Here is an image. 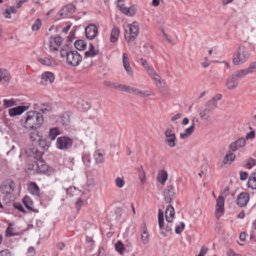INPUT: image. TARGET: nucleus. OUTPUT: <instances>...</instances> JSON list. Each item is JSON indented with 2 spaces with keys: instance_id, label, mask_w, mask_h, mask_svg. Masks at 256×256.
<instances>
[{
  "instance_id": "1",
  "label": "nucleus",
  "mask_w": 256,
  "mask_h": 256,
  "mask_svg": "<svg viewBox=\"0 0 256 256\" xmlns=\"http://www.w3.org/2000/svg\"><path fill=\"white\" fill-rule=\"evenodd\" d=\"M22 124L27 129L36 130L44 122L42 115L36 111L26 112L20 120Z\"/></svg>"
},
{
  "instance_id": "2",
  "label": "nucleus",
  "mask_w": 256,
  "mask_h": 256,
  "mask_svg": "<svg viewBox=\"0 0 256 256\" xmlns=\"http://www.w3.org/2000/svg\"><path fill=\"white\" fill-rule=\"evenodd\" d=\"M61 57H66L67 64L72 66H76L82 60V56L76 50H72L68 45L64 46L60 50Z\"/></svg>"
},
{
  "instance_id": "3",
  "label": "nucleus",
  "mask_w": 256,
  "mask_h": 256,
  "mask_svg": "<svg viewBox=\"0 0 256 256\" xmlns=\"http://www.w3.org/2000/svg\"><path fill=\"white\" fill-rule=\"evenodd\" d=\"M250 54L248 49L243 45H240L234 54L232 63L234 65H240L244 64L250 58Z\"/></svg>"
},
{
  "instance_id": "4",
  "label": "nucleus",
  "mask_w": 256,
  "mask_h": 256,
  "mask_svg": "<svg viewBox=\"0 0 256 256\" xmlns=\"http://www.w3.org/2000/svg\"><path fill=\"white\" fill-rule=\"evenodd\" d=\"M158 222L160 229V234L166 237L172 233V230L174 226L172 222H166V224L164 222V212L161 210H158Z\"/></svg>"
},
{
  "instance_id": "5",
  "label": "nucleus",
  "mask_w": 256,
  "mask_h": 256,
  "mask_svg": "<svg viewBox=\"0 0 256 256\" xmlns=\"http://www.w3.org/2000/svg\"><path fill=\"white\" fill-rule=\"evenodd\" d=\"M244 78L240 71L237 70L230 76L226 80V86L228 90H232L236 88L238 86V78Z\"/></svg>"
},
{
  "instance_id": "6",
  "label": "nucleus",
  "mask_w": 256,
  "mask_h": 256,
  "mask_svg": "<svg viewBox=\"0 0 256 256\" xmlns=\"http://www.w3.org/2000/svg\"><path fill=\"white\" fill-rule=\"evenodd\" d=\"M212 105L206 102L204 108H200L198 109L199 116L202 120L207 121H210L211 120L210 113L213 110L215 109Z\"/></svg>"
},
{
  "instance_id": "7",
  "label": "nucleus",
  "mask_w": 256,
  "mask_h": 256,
  "mask_svg": "<svg viewBox=\"0 0 256 256\" xmlns=\"http://www.w3.org/2000/svg\"><path fill=\"white\" fill-rule=\"evenodd\" d=\"M73 141L70 138L66 136L58 137L56 140V147L62 150L70 148L72 144Z\"/></svg>"
},
{
  "instance_id": "8",
  "label": "nucleus",
  "mask_w": 256,
  "mask_h": 256,
  "mask_svg": "<svg viewBox=\"0 0 256 256\" xmlns=\"http://www.w3.org/2000/svg\"><path fill=\"white\" fill-rule=\"evenodd\" d=\"M129 26V34L128 36H125V38L128 42H130L134 40L138 32V24L136 22H134Z\"/></svg>"
},
{
  "instance_id": "9",
  "label": "nucleus",
  "mask_w": 256,
  "mask_h": 256,
  "mask_svg": "<svg viewBox=\"0 0 256 256\" xmlns=\"http://www.w3.org/2000/svg\"><path fill=\"white\" fill-rule=\"evenodd\" d=\"M15 188V183L12 180L8 179L2 182L0 186V190L2 193L9 195L14 192Z\"/></svg>"
},
{
  "instance_id": "10",
  "label": "nucleus",
  "mask_w": 256,
  "mask_h": 256,
  "mask_svg": "<svg viewBox=\"0 0 256 256\" xmlns=\"http://www.w3.org/2000/svg\"><path fill=\"white\" fill-rule=\"evenodd\" d=\"M163 196L164 200L166 203H170L175 198L176 192L174 186H168L164 190Z\"/></svg>"
},
{
  "instance_id": "11",
  "label": "nucleus",
  "mask_w": 256,
  "mask_h": 256,
  "mask_svg": "<svg viewBox=\"0 0 256 256\" xmlns=\"http://www.w3.org/2000/svg\"><path fill=\"white\" fill-rule=\"evenodd\" d=\"M224 199L222 196H220L216 200V218L218 220L224 212Z\"/></svg>"
},
{
  "instance_id": "12",
  "label": "nucleus",
  "mask_w": 256,
  "mask_h": 256,
  "mask_svg": "<svg viewBox=\"0 0 256 256\" xmlns=\"http://www.w3.org/2000/svg\"><path fill=\"white\" fill-rule=\"evenodd\" d=\"M164 135L166 138V143L170 148L174 147L176 146V136L175 134L172 132V130L167 128L164 132Z\"/></svg>"
},
{
  "instance_id": "13",
  "label": "nucleus",
  "mask_w": 256,
  "mask_h": 256,
  "mask_svg": "<svg viewBox=\"0 0 256 256\" xmlns=\"http://www.w3.org/2000/svg\"><path fill=\"white\" fill-rule=\"evenodd\" d=\"M246 144V141L243 138H240L236 141L232 142L228 146V148L232 152H236L238 149L244 148Z\"/></svg>"
},
{
  "instance_id": "14",
  "label": "nucleus",
  "mask_w": 256,
  "mask_h": 256,
  "mask_svg": "<svg viewBox=\"0 0 256 256\" xmlns=\"http://www.w3.org/2000/svg\"><path fill=\"white\" fill-rule=\"evenodd\" d=\"M10 80L11 76L9 72L6 69L0 68V84L6 86Z\"/></svg>"
},
{
  "instance_id": "15",
  "label": "nucleus",
  "mask_w": 256,
  "mask_h": 256,
  "mask_svg": "<svg viewBox=\"0 0 256 256\" xmlns=\"http://www.w3.org/2000/svg\"><path fill=\"white\" fill-rule=\"evenodd\" d=\"M86 37L90 39H94L98 34V28L93 24L88 25L85 28Z\"/></svg>"
},
{
  "instance_id": "16",
  "label": "nucleus",
  "mask_w": 256,
  "mask_h": 256,
  "mask_svg": "<svg viewBox=\"0 0 256 256\" xmlns=\"http://www.w3.org/2000/svg\"><path fill=\"white\" fill-rule=\"evenodd\" d=\"M249 200V194L246 192H242L238 196L236 203L240 207H244L246 206Z\"/></svg>"
},
{
  "instance_id": "17",
  "label": "nucleus",
  "mask_w": 256,
  "mask_h": 256,
  "mask_svg": "<svg viewBox=\"0 0 256 256\" xmlns=\"http://www.w3.org/2000/svg\"><path fill=\"white\" fill-rule=\"evenodd\" d=\"M62 38L58 36H52L50 40V48L51 50H58L62 42Z\"/></svg>"
},
{
  "instance_id": "18",
  "label": "nucleus",
  "mask_w": 256,
  "mask_h": 256,
  "mask_svg": "<svg viewBox=\"0 0 256 256\" xmlns=\"http://www.w3.org/2000/svg\"><path fill=\"white\" fill-rule=\"evenodd\" d=\"M41 78V83L42 84L46 85L48 83L52 84L54 82L55 76L54 73L50 72H46L42 74Z\"/></svg>"
},
{
  "instance_id": "19",
  "label": "nucleus",
  "mask_w": 256,
  "mask_h": 256,
  "mask_svg": "<svg viewBox=\"0 0 256 256\" xmlns=\"http://www.w3.org/2000/svg\"><path fill=\"white\" fill-rule=\"evenodd\" d=\"M76 10V6L73 4H68L64 6L60 11L59 14L64 18L73 14Z\"/></svg>"
},
{
  "instance_id": "20",
  "label": "nucleus",
  "mask_w": 256,
  "mask_h": 256,
  "mask_svg": "<svg viewBox=\"0 0 256 256\" xmlns=\"http://www.w3.org/2000/svg\"><path fill=\"white\" fill-rule=\"evenodd\" d=\"M174 215L175 212L174 207L171 204H169L165 210V217L166 222H172Z\"/></svg>"
},
{
  "instance_id": "21",
  "label": "nucleus",
  "mask_w": 256,
  "mask_h": 256,
  "mask_svg": "<svg viewBox=\"0 0 256 256\" xmlns=\"http://www.w3.org/2000/svg\"><path fill=\"white\" fill-rule=\"evenodd\" d=\"M122 63L124 70L127 74L132 76L133 74V72L132 68L130 66L129 58L126 54L124 53L122 54Z\"/></svg>"
},
{
  "instance_id": "22",
  "label": "nucleus",
  "mask_w": 256,
  "mask_h": 256,
  "mask_svg": "<svg viewBox=\"0 0 256 256\" xmlns=\"http://www.w3.org/2000/svg\"><path fill=\"white\" fill-rule=\"evenodd\" d=\"M148 72L150 78L154 82L157 86H160L162 84V80L160 76L154 70V68L148 69Z\"/></svg>"
},
{
  "instance_id": "23",
  "label": "nucleus",
  "mask_w": 256,
  "mask_h": 256,
  "mask_svg": "<svg viewBox=\"0 0 256 256\" xmlns=\"http://www.w3.org/2000/svg\"><path fill=\"white\" fill-rule=\"evenodd\" d=\"M239 70L244 77L250 74L256 73V62H252L247 68Z\"/></svg>"
},
{
  "instance_id": "24",
  "label": "nucleus",
  "mask_w": 256,
  "mask_h": 256,
  "mask_svg": "<svg viewBox=\"0 0 256 256\" xmlns=\"http://www.w3.org/2000/svg\"><path fill=\"white\" fill-rule=\"evenodd\" d=\"M27 108L28 107L26 106H18L14 108L9 110V114L12 116L19 115L26 110Z\"/></svg>"
},
{
  "instance_id": "25",
  "label": "nucleus",
  "mask_w": 256,
  "mask_h": 256,
  "mask_svg": "<svg viewBox=\"0 0 256 256\" xmlns=\"http://www.w3.org/2000/svg\"><path fill=\"white\" fill-rule=\"evenodd\" d=\"M195 128V124L194 121V118L192 120V124L191 126L188 127V128H186L184 132L183 133L180 134V137L182 138H185L190 136L194 132Z\"/></svg>"
},
{
  "instance_id": "26",
  "label": "nucleus",
  "mask_w": 256,
  "mask_h": 256,
  "mask_svg": "<svg viewBox=\"0 0 256 256\" xmlns=\"http://www.w3.org/2000/svg\"><path fill=\"white\" fill-rule=\"evenodd\" d=\"M28 190L32 194L40 196V189L37 184L34 182H30L28 185Z\"/></svg>"
},
{
  "instance_id": "27",
  "label": "nucleus",
  "mask_w": 256,
  "mask_h": 256,
  "mask_svg": "<svg viewBox=\"0 0 256 256\" xmlns=\"http://www.w3.org/2000/svg\"><path fill=\"white\" fill-rule=\"evenodd\" d=\"M99 50L96 48L93 44L90 43V48L88 50L84 53L85 57H94L98 54Z\"/></svg>"
},
{
  "instance_id": "28",
  "label": "nucleus",
  "mask_w": 256,
  "mask_h": 256,
  "mask_svg": "<svg viewBox=\"0 0 256 256\" xmlns=\"http://www.w3.org/2000/svg\"><path fill=\"white\" fill-rule=\"evenodd\" d=\"M132 94L140 98H146L150 96H154V93H150L148 91H142L135 88H133Z\"/></svg>"
},
{
  "instance_id": "29",
  "label": "nucleus",
  "mask_w": 256,
  "mask_h": 256,
  "mask_svg": "<svg viewBox=\"0 0 256 256\" xmlns=\"http://www.w3.org/2000/svg\"><path fill=\"white\" fill-rule=\"evenodd\" d=\"M17 11L18 10H16V6H12L9 8H5L2 12V14L5 18L10 19L12 18L11 14H16Z\"/></svg>"
},
{
  "instance_id": "30",
  "label": "nucleus",
  "mask_w": 256,
  "mask_h": 256,
  "mask_svg": "<svg viewBox=\"0 0 256 256\" xmlns=\"http://www.w3.org/2000/svg\"><path fill=\"white\" fill-rule=\"evenodd\" d=\"M22 202L25 207L28 210L35 212H38L36 210L32 208L34 203L30 196H26L22 199Z\"/></svg>"
},
{
  "instance_id": "31",
  "label": "nucleus",
  "mask_w": 256,
  "mask_h": 256,
  "mask_svg": "<svg viewBox=\"0 0 256 256\" xmlns=\"http://www.w3.org/2000/svg\"><path fill=\"white\" fill-rule=\"evenodd\" d=\"M37 60L40 63L46 66H52L54 64V60L50 58H37Z\"/></svg>"
},
{
  "instance_id": "32",
  "label": "nucleus",
  "mask_w": 256,
  "mask_h": 256,
  "mask_svg": "<svg viewBox=\"0 0 256 256\" xmlns=\"http://www.w3.org/2000/svg\"><path fill=\"white\" fill-rule=\"evenodd\" d=\"M142 232L141 234V240L143 244H146L149 240V234L146 226V224H144L142 228Z\"/></svg>"
},
{
  "instance_id": "33",
  "label": "nucleus",
  "mask_w": 256,
  "mask_h": 256,
  "mask_svg": "<svg viewBox=\"0 0 256 256\" xmlns=\"http://www.w3.org/2000/svg\"><path fill=\"white\" fill-rule=\"evenodd\" d=\"M168 178V174L166 170H160L157 176L156 180L158 182L162 184H164Z\"/></svg>"
},
{
  "instance_id": "34",
  "label": "nucleus",
  "mask_w": 256,
  "mask_h": 256,
  "mask_svg": "<svg viewBox=\"0 0 256 256\" xmlns=\"http://www.w3.org/2000/svg\"><path fill=\"white\" fill-rule=\"evenodd\" d=\"M120 30L117 27L113 28L110 32V42L114 43L118 40L120 34Z\"/></svg>"
},
{
  "instance_id": "35",
  "label": "nucleus",
  "mask_w": 256,
  "mask_h": 256,
  "mask_svg": "<svg viewBox=\"0 0 256 256\" xmlns=\"http://www.w3.org/2000/svg\"><path fill=\"white\" fill-rule=\"evenodd\" d=\"M248 187L252 190H256V172L252 174L248 179Z\"/></svg>"
},
{
  "instance_id": "36",
  "label": "nucleus",
  "mask_w": 256,
  "mask_h": 256,
  "mask_svg": "<svg viewBox=\"0 0 256 256\" xmlns=\"http://www.w3.org/2000/svg\"><path fill=\"white\" fill-rule=\"evenodd\" d=\"M94 158L96 163H102L104 162V155L102 151L100 150H96L94 154Z\"/></svg>"
},
{
  "instance_id": "37",
  "label": "nucleus",
  "mask_w": 256,
  "mask_h": 256,
  "mask_svg": "<svg viewBox=\"0 0 256 256\" xmlns=\"http://www.w3.org/2000/svg\"><path fill=\"white\" fill-rule=\"evenodd\" d=\"M230 151L229 152L224 156L223 162L224 164H226L229 163H230L232 162H233L235 158H236V155L234 153Z\"/></svg>"
},
{
  "instance_id": "38",
  "label": "nucleus",
  "mask_w": 256,
  "mask_h": 256,
  "mask_svg": "<svg viewBox=\"0 0 256 256\" xmlns=\"http://www.w3.org/2000/svg\"><path fill=\"white\" fill-rule=\"evenodd\" d=\"M222 98V95L221 94H218L214 96L211 100L208 101L206 102L210 104H212V106L214 108L217 107V102Z\"/></svg>"
},
{
  "instance_id": "39",
  "label": "nucleus",
  "mask_w": 256,
  "mask_h": 256,
  "mask_svg": "<svg viewBox=\"0 0 256 256\" xmlns=\"http://www.w3.org/2000/svg\"><path fill=\"white\" fill-rule=\"evenodd\" d=\"M74 46L76 49L81 50L86 48V43L84 40H77L74 42Z\"/></svg>"
},
{
  "instance_id": "40",
  "label": "nucleus",
  "mask_w": 256,
  "mask_h": 256,
  "mask_svg": "<svg viewBox=\"0 0 256 256\" xmlns=\"http://www.w3.org/2000/svg\"><path fill=\"white\" fill-rule=\"evenodd\" d=\"M114 88L119 89L122 91L126 92H127L132 94L134 88L131 87L128 85L121 84H118V86H114Z\"/></svg>"
},
{
  "instance_id": "41",
  "label": "nucleus",
  "mask_w": 256,
  "mask_h": 256,
  "mask_svg": "<svg viewBox=\"0 0 256 256\" xmlns=\"http://www.w3.org/2000/svg\"><path fill=\"white\" fill-rule=\"evenodd\" d=\"M136 10V9L134 6H131L124 8L122 13L126 16H132L135 14Z\"/></svg>"
},
{
  "instance_id": "42",
  "label": "nucleus",
  "mask_w": 256,
  "mask_h": 256,
  "mask_svg": "<svg viewBox=\"0 0 256 256\" xmlns=\"http://www.w3.org/2000/svg\"><path fill=\"white\" fill-rule=\"evenodd\" d=\"M60 134L59 129L57 128H51L50 131L49 136L51 140H53L55 139L56 137Z\"/></svg>"
},
{
  "instance_id": "43",
  "label": "nucleus",
  "mask_w": 256,
  "mask_h": 256,
  "mask_svg": "<svg viewBox=\"0 0 256 256\" xmlns=\"http://www.w3.org/2000/svg\"><path fill=\"white\" fill-rule=\"evenodd\" d=\"M116 250L120 254H122L124 251V246L120 241H118L114 245Z\"/></svg>"
},
{
  "instance_id": "44",
  "label": "nucleus",
  "mask_w": 256,
  "mask_h": 256,
  "mask_svg": "<svg viewBox=\"0 0 256 256\" xmlns=\"http://www.w3.org/2000/svg\"><path fill=\"white\" fill-rule=\"evenodd\" d=\"M138 62H140L141 64V65L145 68V70H146L147 72H148V69L152 68V66H149L148 64L147 61L146 60L143 58H140L138 60Z\"/></svg>"
},
{
  "instance_id": "45",
  "label": "nucleus",
  "mask_w": 256,
  "mask_h": 256,
  "mask_svg": "<svg viewBox=\"0 0 256 256\" xmlns=\"http://www.w3.org/2000/svg\"><path fill=\"white\" fill-rule=\"evenodd\" d=\"M4 106L5 108H9L13 106L16 105V102L13 99L6 100L4 99L3 100Z\"/></svg>"
},
{
  "instance_id": "46",
  "label": "nucleus",
  "mask_w": 256,
  "mask_h": 256,
  "mask_svg": "<svg viewBox=\"0 0 256 256\" xmlns=\"http://www.w3.org/2000/svg\"><path fill=\"white\" fill-rule=\"evenodd\" d=\"M115 184L118 188H122L125 184V181L124 180V178H116L115 180Z\"/></svg>"
},
{
  "instance_id": "47",
  "label": "nucleus",
  "mask_w": 256,
  "mask_h": 256,
  "mask_svg": "<svg viewBox=\"0 0 256 256\" xmlns=\"http://www.w3.org/2000/svg\"><path fill=\"white\" fill-rule=\"evenodd\" d=\"M42 26V22L40 19H37L33 24L32 29L33 31L38 30Z\"/></svg>"
},
{
  "instance_id": "48",
  "label": "nucleus",
  "mask_w": 256,
  "mask_h": 256,
  "mask_svg": "<svg viewBox=\"0 0 256 256\" xmlns=\"http://www.w3.org/2000/svg\"><path fill=\"white\" fill-rule=\"evenodd\" d=\"M86 186L88 190H90L91 188H93L96 185V181L94 179L90 178L87 180Z\"/></svg>"
},
{
  "instance_id": "49",
  "label": "nucleus",
  "mask_w": 256,
  "mask_h": 256,
  "mask_svg": "<svg viewBox=\"0 0 256 256\" xmlns=\"http://www.w3.org/2000/svg\"><path fill=\"white\" fill-rule=\"evenodd\" d=\"M139 178L142 184L144 183L146 179V174L142 166H141L140 168L139 169Z\"/></svg>"
},
{
  "instance_id": "50",
  "label": "nucleus",
  "mask_w": 256,
  "mask_h": 256,
  "mask_svg": "<svg viewBox=\"0 0 256 256\" xmlns=\"http://www.w3.org/2000/svg\"><path fill=\"white\" fill-rule=\"evenodd\" d=\"M256 165V160L252 158H249L247 160L246 166L250 169L252 166Z\"/></svg>"
},
{
  "instance_id": "51",
  "label": "nucleus",
  "mask_w": 256,
  "mask_h": 256,
  "mask_svg": "<svg viewBox=\"0 0 256 256\" xmlns=\"http://www.w3.org/2000/svg\"><path fill=\"white\" fill-rule=\"evenodd\" d=\"M185 226L184 223L183 222H180V226H176L175 232L177 234H180L181 233L182 230H184Z\"/></svg>"
},
{
  "instance_id": "52",
  "label": "nucleus",
  "mask_w": 256,
  "mask_h": 256,
  "mask_svg": "<svg viewBox=\"0 0 256 256\" xmlns=\"http://www.w3.org/2000/svg\"><path fill=\"white\" fill-rule=\"evenodd\" d=\"M13 206L16 209H17L24 213H26V210L21 204L19 202H15Z\"/></svg>"
},
{
  "instance_id": "53",
  "label": "nucleus",
  "mask_w": 256,
  "mask_h": 256,
  "mask_svg": "<svg viewBox=\"0 0 256 256\" xmlns=\"http://www.w3.org/2000/svg\"><path fill=\"white\" fill-rule=\"evenodd\" d=\"M52 110L51 107L48 104H44L43 108H42L40 110V111L43 114H47L49 112Z\"/></svg>"
},
{
  "instance_id": "54",
  "label": "nucleus",
  "mask_w": 256,
  "mask_h": 256,
  "mask_svg": "<svg viewBox=\"0 0 256 256\" xmlns=\"http://www.w3.org/2000/svg\"><path fill=\"white\" fill-rule=\"evenodd\" d=\"M30 137L32 141L34 142L37 140H39V136L38 135L37 132H31L30 134Z\"/></svg>"
},
{
  "instance_id": "55",
  "label": "nucleus",
  "mask_w": 256,
  "mask_h": 256,
  "mask_svg": "<svg viewBox=\"0 0 256 256\" xmlns=\"http://www.w3.org/2000/svg\"><path fill=\"white\" fill-rule=\"evenodd\" d=\"M255 137V132L254 130L251 131L249 133H248L245 137V140H252Z\"/></svg>"
},
{
  "instance_id": "56",
  "label": "nucleus",
  "mask_w": 256,
  "mask_h": 256,
  "mask_svg": "<svg viewBox=\"0 0 256 256\" xmlns=\"http://www.w3.org/2000/svg\"><path fill=\"white\" fill-rule=\"evenodd\" d=\"M208 248L204 246H202L200 251L198 255L196 256H204L208 252Z\"/></svg>"
},
{
  "instance_id": "57",
  "label": "nucleus",
  "mask_w": 256,
  "mask_h": 256,
  "mask_svg": "<svg viewBox=\"0 0 256 256\" xmlns=\"http://www.w3.org/2000/svg\"><path fill=\"white\" fill-rule=\"evenodd\" d=\"M208 172V168L207 166H206L198 174V175L200 178H202V176H204L206 174V173Z\"/></svg>"
},
{
  "instance_id": "58",
  "label": "nucleus",
  "mask_w": 256,
  "mask_h": 256,
  "mask_svg": "<svg viewBox=\"0 0 256 256\" xmlns=\"http://www.w3.org/2000/svg\"><path fill=\"white\" fill-rule=\"evenodd\" d=\"M6 236L10 237L14 236V234L12 233V228L10 226L6 228Z\"/></svg>"
},
{
  "instance_id": "59",
  "label": "nucleus",
  "mask_w": 256,
  "mask_h": 256,
  "mask_svg": "<svg viewBox=\"0 0 256 256\" xmlns=\"http://www.w3.org/2000/svg\"><path fill=\"white\" fill-rule=\"evenodd\" d=\"M248 176V174L246 172H240V179L242 180H246Z\"/></svg>"
},
{
  "instance_id": "60",
  "label": "nucleus",
  "mask_w": 256,
  "mask_h": 256,
  "mask_svg": "<svg viewBox=\"0 0 256 256\" xmlns=\"http://www.w3.org/2000/svg\"><path fill=\"white\" fill-rule=\"evenodd\" d=\"M82 200L79 198L77 200L76 203V208L78 210H79L82 206Z\"/></svg>"
},
{
  "instance_id": "61",
  "label": "nucleus",
  "mask_w": 256,
  "mask_h": 256,
  "mask_svg": "<svg viewBox=\"0 0 256 256\" xmlns=\"http://www.w3.org/2000/svg\"><path fill=\"white\" fill-rule=\"evenodd\" d=\"M32 168L34 170H40V172H42V170L40 168L39 166L36 162H33Z\"/></svg>"
},
{
  "instance_id": "62",
  "label": "nucleus",
  "mask_w": 256,
  "mask_h": 256,
  "mask_svg": "<svg viewBox=\"0 0 256 256\" xmlns=\"http://www.w3.org/2000/svg\"><path fill=\"white\" fill-rule=\"evenodd\" d=\"M181 116H182V114L180 113H178L171 118V120L174 122V121L180 118Z\"/></svg>"
},
{
  "instance_id": "63",
  "label": "nucleus",
  "mask_w": 256,
  "mask_h": 256,
  "mask_svg": "<svg viewBox=\"0 0 256 256\" xmlns=\"http://www.w3.org/2000/svg\"><path fill=\"white\" fill-rule=\"evenodd\" d=\"M56 247L62 250L65 247V244L63 242H60L56 244Z\"/></svg>"
},
{
  "instance_id": "64",
  "label": "nucleus",
  "mask_w": 256,
  "mask_h": 256,
  "mask_svg": "<svg viewBox=\"0 0 256 256\" xmlns=\"http://www.w3.org/2000/svg\"><path fill=\"white\" fill-rule=\"evenodd\" d=\"M228 256H240L238 254H234L232 250H228Z\"/></svg>"
}]
</instances>
